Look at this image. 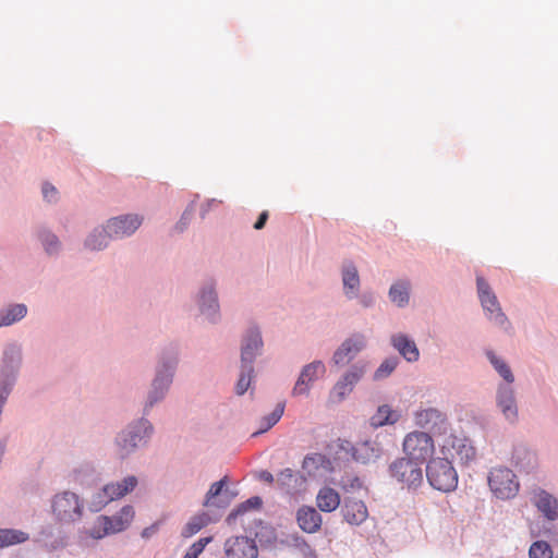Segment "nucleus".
Segmentation results:
<instances>
[{
    "label": "nucleus",
    "mask_w": 558,
    "mask_h": 558,
    "mask_svg": "<svg viewBox=\"0 0 558 558\" xmlns=\"http://www.w3.org/2000/svg\"><path fill=\"white\" fill-rule=\"evenodd\" d=\"M143 218L137 215H124L111 218L102 229H96L86 240L90 250H101L108 245L109 239H121L133 234L142 225Z\"/></svg>",
    "instance_id": "obj_1"
},
{
    "label": "nucleus",
    "mask_w": 558,
    "mask_h": 558,
    "mask_svg": "<svg viewBox=\"0 0 558 558\" xmlns=\"http://www.w3.org/2000/svg\"><path fill=\"white\" fill-rule=\"evenodd\" d=\"M426 477L432 487L444 493L454 490L458 485V473L448 457L430 459L426 465Z\"/></svg>",
    "instance_id": "obj_2"
},
{
    "label": "nucleus",
    "mask_w": 558,
    "mask_h": 558,
    "mask_svg": "<svg viewBox=\"0 0 558 558\" xmlns=\"http://www.w3.org/2000/svg\"><path fill=\"white\" fill-rule=\"evenodd\" d=\"M390 477L401 488L416 490L423 484L424 476L422 464L404 457L397 458L388 468Z\"/></svg>",
    "instance_id": "obj_3"
},
{
    "label": "nucleus",
    "mask_w": 558,
    "mask_h": 558,
    "mask_svg": "<svg viewBox=\"0 0 558 558\" xmlns=\"http://www.w3.org/2000/svg\"><path fill=\"white\" fill-rule=\"evenodd\" d=\"M488 486L493 495L501 500L514 498L520 489V483L513 471L506 466H496L489 471Z\"/></svg>",
    "instance_id": "obj_4"
},
{
    "label": "nucleus",
    "mask_w": 558,
    "mask_h": 558,
    "mask_svg": "<svg viewBox=\"0 0 558 558\" xmlns=\"http://www.w3.org/2000/svg\"><path fill=\"white\" fill-rule=\"evenodd\" d=\"M404 458L424 464L435 452L434 439L425 432H411L402 442Z\"/></svg>",
    "instance_id": "obj_5"
},
{
    "label": "nucleus",
    "mask_w": 558,
    "mask_h": 558,
    "mask_svg": "<svg viewBox=\"0 0 558 558\" xmlns=\"http://www.w3.org/2000/svg\"><path fill=\"white\" fill-rule=\"evenodd\" d=\"M134 509L132 506H124L117 514L112 517L100 515L89 530L93 538L99 539L109 534L124 531L134 518Z\"/></svg>",
    "instance_id": "obj_6"
},
{
    "label": "nucleus",
    "mask_w": 558,
    "mask_h": 558,
    "mask_svg": "<svg viewBox=\"0 0 558 558\" xmlns=\"http://www.w3.org/2000/svg\"><path fill=\"white\" fill-rule=\"evenodd\" d=\"M51 510L57 521L71 523L81 519L83 502L76 494L63 492L52 498Z\"/></svg>",
    "instance_id": "obj_7"
},
{
    "label": "nucleus",
    "mask_w": 558,
    "mask_h": 558,
    "mask_svg": "<svg viewBox=\"0 0 558 558\" xmlns=\"http://www.w3.org/2000/svg\"><path fill=\"white\" fill-rule=\"evenodd\" d=\"M477 292L481 304L490 322L500 327L509 325L508 318L502 312L497 296L492 291L486 280L480 276L476 278Z\"/></svg>",
    "instance_id": "obj_8"
},
{
    "label": "nucleus",
    "mask_w": 558,
    "mask_h": 558,
    "mask_svg": "<svg viewBox=\"0 0 558 558\" xmlns=\"http://www.w3.org/2000/svg\"><path fill=\"white\" fill-rule=\"evenodd\" d=\"M136 485L137 478L133 475L123 478L121 482L107 484L100 493L96 494L93 500L96 510H100L110 501L124 497L132 492Z\"/></svg>",
    "instance_id": "obj_9"
},
{
    "label": "nucleus",
    "mask_w": 558,
    "mask_h": 558,
    "mask_svg": "<svg viewBox=\"0 0 558 558\" xmlns=\"http://www.w3.org/2000/svg\"><path fill=\"white\" fill-rule=\"evenodd\" d=\"M226 558H257L258 547L247 536H231L223 545Z\"/></svg>",
    "instance_id": "obj_10"
},
{
    "label": "nucleus",
    "mask_w": 558,
    "mask_h": 558,
    "mask_svg": "<svg viewBox=\"0 0 558 558\" xmlns=\"http://www.w3.org/2000/svg\"><path fill=\"white\" fill-rule=\"evenodd\" d=\"M441 452L450 456L451 459L457 457L462 463L473 461L476 456V450L471 441L463 437L450 436L446 439Z\"/></svg>",
    "instance_id": "obj_11"
},
{
    "label": "nucleus",
    "mask_w": 558,
    "mask_h": 558,
    "mask_svg": "<svg viewBox=\"0 0 558 558\" xmlns=\"http://www.w3.org/2000/svg\"><path fill=\"white\" fill-rule=\"evenodd\" d=\"M153 432V426L146 420H141L136 425L130 427L128 430L122 432L119 437V445L129 453L142 444L145 438L149 437Z\"/></svg>",
    "instance_id": "obj_12"
},
{
    "label": "nucleus",
    "mask_w": 558,
    "mask_h": 558,
    "mask_svg": "<svg viewBox=\"0 0 558 558\" xmlns=\"http://www.w3.org/2000/svg\"><path fill=\"white\" fill-rule=\"evenodd\" d=\"M326 372V367L322 361H314L305 365L293 387L292 393L294 396L307 395L311 389V385L322 377Z\"/></svg>",
    "instance_id": "obj_13"
},
{
    "label": "nucleus",
    "mask_w": 558,
    "mask_h": 558,
    "mask_svg": "<svg viewBox=\"0 0 558 558\" xmlns=\"http://www.w3.org/2000/svg\"><path fill=\"white\" fill-rule=\"evenodd\" d=\"M276 484L287 494L298 495L305 490L306 477L287 468L277 474Z\"/></svg>",
    "instance_id": "obj_14"
},
{
    "label": "nucleus",
    "mask_w": 558,
    "mask_h": 558,
    "mask_svg": "<svg viewBox=\"0 0 558 558\" xmlns=\"http://www.w3.org/2000/svg\"><path fill=\"white\" fill-rule=\"evenodd\" d=\"M365 347V339L362 335H354L347 339L335 352L332 361L336 365H345Z\"/></svg>",
    "instance_id": "obj_15"
},
{
    "label": "nucleus",
    "mask_w": 558,
    "mask_h": 558,
    "mask_svg": "<svg viewBox=\"0 0 558 558\" xmlns=\"http://www.w3.org/2000/svg\"><path fill=\"white\" fill-rule=\"evenodd\" d=\"M299 527L308 534L318 532L323 524L320 513L312 506H302L295 514Z\"/></svg>",
    "instance_id": "obj_16"
},
{
    "label": "nucleus",
    "mask_w": 558,
    "mask_h": 558,
    "mask_svg": "<svg viewBox=\"0 0 558 558\" xmlns=\"http://www.w3.org/2000/svg\"><path fill=\"white\" fill-rule=\"evenodd\" d=\"M331 470V461L323 453L306 454L302 461V471L307 477H317Z\"/></svg>",
    "instance_id": "obj_17"
},
{
    "label": "nucleus",
    "mask_w": 558,
    "mask_h": 558,
    "mask_svg": "<svg viewBox=\"0 0 558 558\" xmlns=\"http://www.w3.org/2000/svg\"><path fill=\"white\" fill-rule=\"evenodd\" d=\"M344 520L352 525L362 524L368 517L366 505L362 500L347 498L342 507Z\"/></svg>",
    "instance_id": "obj_18"
},
{
    "label": "nucleus",
    "mask_w": 558,
    "mask_h": 558,
    "mask_svg": "<svg viewBox=\"0 0 558 558\" xmlns=\"http://www.w3.org/2000/svg\"><path fill=\"white\" fill-rule=\"evenodd\" d=\"M172 365H165V371H158L153 381V389L148 397L147 407H153L157 401L163 398L166 390L169 388L172 378Z\"/></svg>",
    "instance_id": "obj_19"
},
{
    "label": "nucleus",
    "mask_w": 558,
    "mask_h": 558,
    "mask_svg": "<svg viewBox=\"0 0 558 558\" xmlns=\"http://www.w3.org/2000/svg\"><path fill=\"white\" fill-rule=\"evenodd\" d=\"M414 422L417 426L435 432L446 422L445 415L436 409H424L415 412Z\"/></svg>",
    "instance_id": "obj_20"
},
{
    "label": "nucleus",
    "mask_w": 558,
    "mask_h": 558,
    "mask_svg": "<svg viewBox=\"0 0 558 558\" xmlns=\"http://www.w3.org/2000/svg\"><path fill=\"white\" fill-rule=\"evenodd\" d=\"M263 341L260 332L257 329H251L244 338L242 345L241 361L242 364L252 365L255 356L262 349Z\"/></svg>",
    "instance_id": "obj_21"
},
{
    "label": "nucleus",
    "mask_w": 558,
    "mask_h": 558,
    "mask_svg": "<svg viewBox=\"0 0 558 558\" xmlns=\"http://www.w3.org/2000/svg\"><path fill=\"white\" fill-rule=\"evenodd\" d=\"M497 404L501 412L510 422H514L518 417V408L515 404L513 389L509 386H502L498 390Z\"/></svg>",
    "instance_id": "obj_22"
},
{
    "label": "nucleus",
    "mask_w": 558,
    "mask_h": 558,
    "mask_svg": "<svg viewBox=\"0 0 558 558\" xmlns=\"http://www.w3.org/2000/svg\"><path fill=\"white\" fill-rule=\"evenodd\" d=\"M391 343L396 350L408 361L416 362L420 357V351L415 342L403 333L391 337Z\"/></svg>",
    "instance_id": "obj_23"
},
{
    "label": "nucleus",
    "mask_w": 558,
    "mask_h": 558,
    "mask_svg": "<svg viewBox=\"0 0 558 558\" xmlns=\"http://www.w3.org/2000/svg\"><path fill=\"white\" fill-rule=\"evenodd\" d=\"M316 505L320 511L332 512L340 505V495L331 487H323L316 496Z\"/></svg>",
    "instance_id": "obj_24"
},
{
    "label": "nucleus",
    "mask_w": 558,
    "mask_h": 558,
    "mask_svg": "<svg viewBox=\"0 0 558 558\" xmlns=\"http://www.w3.org/2000/svg\"><path fill=\"white\" fill-rule=\"evenodd\" d=\"M342 282L345 295L349 299L355 298L360 287V277L356 267L352 263L343 266Z\"/></svg>",
    "instance_id": "obj_25"
},
{
    "label": "nucleus",
    "mask_w": 558,
    "mask_h": 558,
    "mask_svg": "<svg viewBox=\"0 0 558 558\" xmlns=\"http://www.w3.org/2000/svg\"><path fill=\"white\" fill-rule=\"evenodd\" d=\"M534 504L549 520L558 518V501L548 493L541 490L536 494Z\"/></svg>",
    "instance_id": "obj_26"
},
{
    "label": "nucleus",
    "mask_w": 558,
    "mask_h": 558,
    "mask_svg": "<svg viewBox=\"0 0 558 558\" xmlns=\"http://www.w3.org/2000/svg\"><path fill=\"white\" fill-rule=\"evenodd\" d=\"M400 418V414L385 404L377 409L376 413L371 417V424L375 427L386 424H395Z\"/></svg>",
    "instance_id": "obj_27"
},
{
    "label": "nucleus",
    "mask_w": 558,
    "mask_h": 558,
    "mask_svg": "<svg viewBox=\"0 0 558 558\" xmlns=\"http://www.w3.org/2000/svg\"><path fill=\"white\" fill-rule=\"evenodd\" d=\"M409 291H410V282L409 281H398L393 283L389 289V298L391 302L397 304L399 307H403L409 303Z\"/></svg>",
    "instance_id": "obj_28"
},
{
    "label": "nucleus",
    "mask_w": 558,
    "mask_h": 558,
    "mask_svg": "<svg viewBox=\"0 0 558 558\" xmlns=\"http://www.w3.org/2000/svg\"><path fill=\"white\" fill-rule=\"evenodd\" d=\"M217 295L213 288L204 290L201 294V312L208 318H214L218 313Z\"/></svg>",
    "instance_id": "obj_29"
},
{
    "label": "nucleus",
    "mask_w": 558,
    "mask_h": 558,
    "mask_svg": "<svg viewBox=\"0 0 558 558\" xmlns=\"http://www.w3.org/2000/svg\"><path fill=\"white\" fill-rule=\"evenodd\" d=\"M209 517L206 513H201L192 517L189 522L183 526L181 535L184 538L192 537L198 533L203 527L208 525Z\"/></svg>",
    "instance_id": "obj_30"
},
{
    "label": "nucleus",
    "mask_w": 558,
    "mask_h": 558,
    "mask_svg": "<svg viewBox=\"0 0 558 558\" xmlns=\"http://www.w3.org/2000/svg\"><path fill=\"white\" fill-rule=\"evenodd\" d=\"M27 313V307L24 304H15L8 310L0 313V327L10 326L13 323L22 319Z\"/></svg>",
    "instance_id": "obj_31"
},
{
    "label": "nucleus",
    "mask_w": 558,
    "mask_h": 558,
    "mask_svg": "<svg viewBox=\"0 0 558 558\" xmlns=\"http://www.w3.org/2000/svg\"><path fill=\"white\" fill-rule=\"evenodd\" d=\"M283 411H284V404L278 403L276 405L275 410L269 415H266L260 420L259 427L254 433V435L265 433L268 429H270L274 425H276L279 422V420L281 418Z\"/></svg>",
    "instance_id": "obj_32"
},
{
    "label": "nucleus",
    "mask_w": 558,
    "mask_h": 558,
    "mask_svg": "<svg viewBox=\"0 0 558 558\" xmlns=\"http://www.w3.org/2000/svg\"><path fill=\"white\" fill-rule=\"evenodd\" d=\"M27 538V534L22 531L10 529L0 530V547L20 544L25 542Z\"/></svg>",
    "instance_id": "obj_33"
},
{
    "label": "nucleus",
    "mask_w": 558,
    "mask_h": 558,
    "mask_svg": "<svg viewBox=\"0 0 558 558\" xmlns=\"http://www.w3.org/2000/svg\"><path fill=\"white\" fill-rule=\"evenodd\" d=\"M353 386L343 377L337 381L329 395V400L333 403L342 401L351 391Z\"/></svg>",
    "instance_id": "obj_34"
},
{
    "label": "nucleus",
    "mask_w": 558,
    "mask_h": 558,
    "mask_svg": "<svg viewBox=\"0 0 558 558\" xmlns=\"http://www.w3.org/2000/svg\"><path fill=\"white\" fill-rule=\"evenodd\" d=\"M490 363L494 365L495 369L499 373V375L508 383L511 384L514 380L512 372L510 367L507 365L505 361L497 357L493 352H488L487 354Z\"/></svg>",
    "instance_id": "obj_35"
},
{
    "label": "nucleus",
    "mask_w": 558,
    "mask_h": 558,
    "mask_svg": "<svg viewBox=\"0 0 558 558\" xmlns=\"http://www.w3.org/2000/svg\"><path fill=\"white\" fill-rule=\"evenodd\" d=\"M263 501L260 497L254 496L247 499L246 501L242 502L235 510H233L228 517L227 522L231 523L235 520V518L244 512H246L248 509H258L262 506Z\"/></svg>",
    "instance_id": "obj_36"
},
{
    "label": "nucleus",
    "mask_w": 558,
    "mask_h": 558,
    "mask_svg": "<svg viewBox=\"0 0 558 558\" xmlns=\"http://www.w3.org/2000/svg\"><path fill=\"white\" fill-rule=\"evenodd\" d=\"M252 373V365L242 364V372L235 387V391L239 396H242L247 391L251 384Z\"/></svg>",
    "instance_id": "obj_37"
},
{
    "label": "nucleus",
    "mask_w": 558,
    "mask_h": 558,
    "mask_svg": "<svg viewBox=\"0 0 558 558\" xmlns=\"http://www.w3.org/2000/svg\"><path fill=\"white\" fill-rule=\"evenodd\" d=\"M530 558H553L550 546L544 541L534 542L529 550Z\"/></svg>",
    "instance_id": "obj_38"
},
{
    "label": "nucleus",
    "mask_w": 558,
    "mask_h": 558,
    "mask_svg": "<svg viewBox=\"0 0 558 558\" xmlns=\"http://www.w3.org/2000/svg\"><path fill=\"white\" fill-rule=\"evenodd\" d=\"M354 460L360 461L362 463H366L371 458L375 457L374 448L369 442L359 444L355 448H353L352 453Z\"/></svg>",
    "instance_id": "obj_39"
},
{
    "label": "nucleus",
    "mask_w": 558,
    "mask_h": 558,
    "mask_svg": "<svg viewBox=\"0 0 558 558\" xmlns=\"http://www.w3.org/2000/svg\"><path fill=\"white\" fill-rule=\"evenodd\" d=\"M213 541L211 537H202L195 543H193L189 549L186 550L183 558H198V556L203 553L205 547Z\"/></svg>",
    "instance_id": "obj_40"
},
{
    "label": "nucleus",
    "mask_w": 558,
    "mask_h": 558,
    "mask_svg": "<svg viewBox=\"0 0 558 558\" xmlns=\"http://www.w3.org/2000/svg\"><path fill=\"white\" fill-rule=\"evenodd\" d=\"M365 373V365L354 364L350 369L342 376L347 381H350L351 386L360 381Z\"/></svg>",
    "instance_id": "obj_41"
},
{
    "label": "nucleus",
    "mask_w": 558,
    "mask_h": 558,
    "mask_svg": "<svg viewBox=\"0 0 558 558\" xmlns=\"http://www.w3.org/2000/svg\"><path fill=\"white\" fill-rule=\"evenodd\" d=\"M397 367V361L395 359L385 360L374 374L375 379H381L390 375Z\"/></svg>",
    "instance_id": "obj_42"
},
{
    "label": "nucleus",
    "mask_w": 558,
    "mask_h": 558,
    "mask_svg": "<svg viewBox=\"0 0 558 558\" xmlns=\"http://www.w3.org/2000/svg\"><path fill=\"white\" fill-rule=\"evenodd\" d=\"M40 239L45 246V250L48 253H53L59 248L60 243H59L58 238L54 234H52L48 231H44L40 233Z\"/></svg>",
    "instance_id": "obj_43"
},
{
    "label": "nucleus",
    "mask_w": 558,
    "mask_h": 558,
    "mask_svg": "<svg viewBox=\"0 0 558 558\" xmlns=\"http://www.w3.org/2000/svg\"><path fill=\"white\" fill-rule=\"evenodd\" d=\"M226 484H227V477H223L220 481L211 484V486L206 495V501H205L206 506L209 505V502L213 498L217 497L221 493V490Z\"/></svg>",
    "instance_id": "obj_44"
},
{
    "label": "nucleus",
    "mask_w": 558,
    "mask_h": 558,
    "mask_svg": "<svg viewBox=\"0 0 558 558\" xmlns=\"http://www.w3.org/2000/svg\"><path fill=\"white\" fill-rule=\"evenodd\" d=\"M43 195L48 202H53L57 199L58 191L53 185L45 183L43 185Z\"/></svg>",
    "instance_id": "obj_45"
},
{
    "label": "nucleus",
    "mask_w": 558,
    "mask_h": 558,
    "mask_svg": "<svg viewBox=\"0 0 558 558\" xmlns=\"http://www.w3.org/2000/svg\"><path fill=\"white\" fill-rule=\"evenodd\" d=\"M267 219H268V211H267V210H264V211L259 215V217H258L257 221L255 222L254 228H255L256 230H260V229H263V228H264V226L266 225Z\"/></svg>",
    "instance_id": "obj_46"
},
{
    "label": "nucleus",
    "mask_w": 558,
    "mask_h": 558,
    "mask_svg": "<svg viewBox=\"0 0 558 558\" xmlns=\"http://www.w3.org/2000/svg\"><path fill=\"white\" fill-rule=\"evenodd\" d=\"M259 478L265 481V482H267V483H269V484H271V483H274L276 481L274 475L270 472H268V471L260 472Z\"/></svg>",
    "instance_id": "obj_47"
},
{
    "label": "nucleus",
    "mask_w": 558,
    "mask_h": 558,
    "mask_svg": "<svg viewBox=\"0 0 558 558\" xmlns=\"http://www.w3.org/2000/svg\"><path fill=\"white\" fill-rule=\"evenodd\" d=\"M190 214L187 211H185L182 216V219L181 221L179 222V225L177 226V228L182 231L186 225V220L189 218Z\"/></svg>",
    "instance_id": "obj_48"
},
{
    "label": "nucleus",
    "mask_w": 558,
    "mask_h": 558,
    "mask_svg": "<svg viewBox=\"0 0 558 558\" xmlns=\"http://www.w3.org/2000/svg\"><path fill=\"white\" fill-rule=\"evenodd\" d=\"M372 301H373L372 298L366 299V296H364L362 299V303L364 306H368L372 303Z\"/></svg>",
    "instance_id": "obj_49"
},
{
    "label": "nucleus",
    "mask_w": 558,
    "mask_h": 558,
    "mask_svg": "<svg viewBox=\"0 0 558 558\" xmlns=\"http://www.w3.org/2000/svg\"><path fill=\"white\" fill-rule=\"evenodd\" d=\"M104 241L102 236L96 235L94 242L95 244L99 245Z\"/></svg>",
    "instance_id": "obj_50"
},
{
    "label": "nucleus",
    "mask_w": 558,
    "mask_h": 558,
    "mask_svg": "<svg viewBox=\"0 0 558 558\" xmlns=\"http://www.w3.org/2000/svg\"><path fill=\"white\" fill-rule=\"evenodd\" d=\"M148 535H149V531H148V529H145V530L143 531V536H148Z\"/></svg>",
    "instance_id": "obj_51"
},
{
    "label": "nucleus",
    "mask_w": 558,
    "mask_h": 558,
    "mask_svg": "<svg viewBox=\"0 0 558 558\" xmlns=\"http://www.w3.org/2000/svg\"><path fill=\"white\" fill-rule=\"evenodd\" d=\"M556 558H558V554H557V557H556Z\"/></svg>",
    "instance_id": "obj_52"
}]
</instances>
